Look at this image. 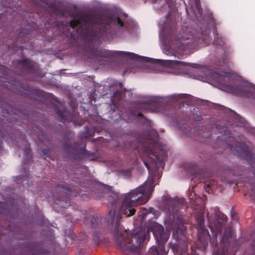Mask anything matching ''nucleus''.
Returning <instances> with one entry per match:
<instances>
[{"label": "nucleus", "mask_w": 255, "mask_h": 255, "mask_svg": "<svg viewBox=\"0 0 255 255\" xmlns=\"http://www.w3.org/2000/svg\"><path fill=\"white\" fill-rule=\"evenodd\" d=\"M103 23L102 18L99 15L80 13L70 21L69 25L72 28L79 26L78 30L84 40L82 53L85 58L96 60L100 57L111 59L115 56H123L145 62H153L154 60L128 52L99 49V41L103 34L99 29Z\"/></svg>", "instance_id": "nucleus-1"}, {"label": "nucleus", "mask_w": 255, "mask_h": 255, "mask_svg": "<svg viewBox=\"0 0 255 255\" xmlns=\"http://www.w3.org/2000/svg\"><path fill=\"white\" fill-rule=\"evenodd\" d=\"M120 214V213L117 216L112 233L116 247L123 254L140 255L142 244L144 241H149V233L152 232L158 245L157 247H152L149 249V255H166L167 254L165 251V244L169 238V235L165 232L162 225L154 222L147 230L140 228L136 231L131 232L127 230H123L120 226V221L122 218Z\"/></svg>", "instance_id": "nucleus-2"}, {"label": "nucleus", "mask_w": 255, "mask_h": 255, "mask_svg": "<svg viewBox=\"0 0 255 255\" xmlns=\"http://www.w3.org/2000/svg\"><path fill=\"white\" fill-rule=\"evenodd\" d=\"M164 210L172 217L171 221L166 220L171 229L174 230L172 236L176 241L173 247L174 255H199L196 250L191 249V254L187 252V240L186 237V229L184 226L182 213L185 211L186 204L184 198L166 199L164 202Z\"/></svg>", "instance_id": "nucleus-3"}, {"label": "nucleus", "mask_w": 255, "mask_h": 255, "mask_svg": "<svg viewBox=\"0 0 255 255\" xmlns=\"http://www.w3.org/2000/svg\"><path fill=\"white\" fill-rule=\"evenodd\" d=\"M154 177L148 178L142 185L124 195L120 214L130 217L135 214L134 207L146 203L149 200L155 185Z\"/></svg>", "instance_id": "nucleus-4"}, {"label": "nucleus", "mask_w": 255, "mask_h": 255, "mask_svg": "<svg viewBox=\"0 0 255 255\" xmlns=\"http://www.w3.org/2000/svg\"><path fill=\"white\" fill-rule=\"evenodd\" d=\"M164 32L167 33L171 39L178 41L183 49L186 50L193 49L198 45L201 41H206L209 38V32L205 31L203 32L196 33V35L189 28H182V33L178 35L175 34V28L173 25L168 27L165 25Z\"/></svg>", "instance_id": "nucleus-5"}, {"label": "nucleus", "mask_w": 255, "mask_h": 255, "mask_svg": "<svg viewBox=\"0 0 255 255\" xmlns=\"http://www.w3.org/2000/svg\"><path fill=\"white\" fill-rule=\"evenodd\" d=\"M143 150L146 156L143 163L149 172L153 166L155 167L158 163L162 164L167 157L166 151L158 142L156 138L152 140L149 139V144L144 145Z\"/></svg>", "instance_id": "nucleus-6"}, {"label": "nucleus", "mask_w": 255, "mask_h": 255, "mask_svg": "<svg viewBox=\"0 0 255 255\" xmlns=\"http://www.w3.org/2000/svg\"><path fill=\"white\" fill-rule=\"evenodd\" d=\"M214 218L209 213H207V220L209 223V227L211 231L215 228L216 230V234H221L223 228L226 224L228 218L227 216L219 211V208L216 207L214 208Z\"/></svg>", "instance_id": "nucleus-7"}, {"label": "nucleus", "mask_w": 255, "mask_h": 255, "mask_svg": "<svg viewBox=\"0 0 255 255\" xmlns=\"http://www.w3.org/2000/svg\"><path fill=\"white\" fill-rule=\"evenodd\" d=\"M230 148L235 152L239 156L243 157L248 160L251 166L254 168V173L255 174V150H251L249 147L241 144H229Z\"/></svg>", "instance_id": "nucleus-8"}, {"label": "nucleus", "mask_w": 255, "mask_h": 255, "mask_svg": "<svg viewBox=\"0 0 255 255\" xmlns=\"http://www.w3.org/2000/svg\"><path fill=\"white\" fill-rule=\"evenodd\" d=\"M56 190L61 191L65 194L64 196L55 197L54 199L55 202L59 201L60 202H62L60 203L61 208H66L70 205L71 201L69 195L76 197L79 193L77 187H74L73 189L72 188L60 184L57 185Z\"/></svg>", "instance_id": "nucleus-9"}, {"label": "nucleus", "mask_w": 255, "mask_h": 255, "mask_svg": "<svg viewBox=\"0 0 255 255\" xmlns=\"http://www.w3.org/2000/svg\"><path fill=\"white\" fill-rule=\"evenodd\" d=\"M17 67V74L25 77L28 74H33L36 73L37 64L28 58H22L21 59L16 61L14 64Z\"/></svg>", "instance_id": "nucleus-10"}, {"label": "nucleus", "mask_w": 255, "mask_h": 255, "mask_svg": "<svg viewBox=\"0 0 255 255\" xmlns=\"http://www.w3.org/2000/svg\"><path fill=\"white\" fill-rule=\"evenodd\" d=\"M64 149L68 157L73 159H79L81 155L85 154L88 156H93L94 155V153L88 151L84 147L79 148L76 143L72 145L65 142Z\"/></svg>", "instance_id": "nucleus-11"}, {"label": "nucleus", "mask_w": 255, "mask_h": 255, "mask_svg": "<svg viewBox=\"0 0 255 255\" xmlns=\"http://www.w3.org/2000/svg\"><path fill=\"white\" fill-rule=\"evenodd\" d=\"M159 104L155 103L154 104H148L145 103H138L136 105V108L139 111L134 110L131 112L130 115L133 116L134 118H139L140 119H145V117L142 114L141 112H158Z\"/></svg>", "instance_id": "nucleus-12"}, {"label": "nucleus", "mask_w": 255, "mask_h": 255, "mask_svg": "<svg viewBox=\"0 0 255 255\" xmlns=\"http://www.w3.org/2000/svg\"><path fill=\"white\" fill-rule=\"evenodd\" d=\"M215 77V81L220 85L229 88V89L233 92H236L238 90L237 87L230 85V74L229 72L219 71L215 72L213 75Z\"/></svg>", "instance_id": "nucleus-13"}, {"label": "nucleus", "mask_w": 255, "mask_h": 255, "mask_svg": "<svg viewBox=\"0 0 255 255\" xmlns=\"http://www.w3.org/2000/svg\"><path fill=\"white\" fill-rule=\"evenodd\" d=\"M12 86V90L17 94L28 98L32 97L34 90L29 86H25L21 83H17L13 84Z\"/></svg>", "instance_id": "nucleus-14"}, {"label": "nucleus", "mask_w": 255, "mask_h": 255, "mask_svg": "<svg viewBox=\"0 0 255 255\" xmlns=\"http://www.w3.org/2000/svg\"><path fill=\"white\" fill-rule=\"evenodd\" d=\"M29 32L27 29L21 28L15 36L12 45L14 47L17 43L25 44L29 40Z\"/></svg>", "instance_id": "nucleus-15"}, {"label": "nucleus", "mask_w": 255, "mask_h": 255, "mask_svg": "<svg viewBox=\"0 0 255 255\" xmlns=\"http://www.w3.org/2000/svg\"><path fill=\"white\" fill-rule=\"evenodd\" d=\"M139 209H140V214L138 215V217L141 222L145 220L149 214H152V218H157L159 216V212L152 207H150L148 209L143 207L139 208Z\"/></svg>", "instance_id": "nucleus-16"}, {"label": "nucleus", "mask_w": 255, "mask_h": 255, "mask_svg": "<svg viewBox=\"0 0 255 255\" xmlns=\"http://www.w3.org/2000/svg\"><path fill=\"white\" fill-rule=\"evenodd\" d=\"M198 239L199 241L202 242L203 240V235H205L207 230L205 229L204 225V218L203 213L200 214L197 218Z\"/></svg>", "instance_id": "nucleus-17"}, {"label": "nucleus", "mask_w": 255, "mask_h": 255, "mask_svg": "<svg viewBox=\"0 0 255 255\" xmlns=\"http://www.w3.org/2000/svg\"><path fill=\"white\" fill-rule=\"evenodd\" d=\"M104 193L110 192V194L108 197V201L113 207H116V204L119 200V195L114 192H112V187L105 185L103 187Z\"/></svg>", "instance_id": "nucleus-18"}, {"label": "nucleus", "mask_w": 255, "mask_h": 255, "mask_svg": "<svg viewBox=\"0 0 255 255\" xmlns=\"http://www.w3.org/2000/svg\"><path fill=\"white\" fill-rule=\"evenodd\" d=\"M31 253L32 255H45L48 251L42 249L39 246L32 244L31 246Z\"/></svg>", "instance_id": "nucleus-19"}, {"label": "nucleus", "mask_w": 255, "mask_h": 255, "mask_svg": "<svg viewBox=\"0 0 255 255\" xmlns=\"http://www.w3.org/2000/svg\"><path fill=\"white\" fill-rule=\"evenodd\" d=\"M115 208V207H113V206H112L111 209L109 211L106 216V220L108 224H113L114 222L116 212Z\"/></svg>", "instance_id": "nucleus-20"}, {"label": "nucleus", "mask_w": 255, "mask_h": 255, "mask_svg": "<svg viewBox=\"0 0 255 255\" xmlns=\"http://www.w3.org/2000/svg\"><path fill=\"white\" fill-rule=\"evenodd\" d=\"M26 143L25 148H24V152L25 158L29 160L31 158V149L30 147V144L27 142V140L25 141Z\"/></svg>", "instance_id": "nucleus-21"}, {"label": "nucleus", "mask_w": 255, "mask_h": 255, "mask_svg": "<svg viewBox=\"0 0 255 255\" xmlns=\"http://www.w3.org/2000/svg\"><path fill=\"white\" fill-rule=\"evenodd\" d=\"M219 184L215 180H211L205 183V186L211 190H215L218 187Z\"/></svg>", "instance_id": "nucleus-22"}, {"label": "nucleus", "mask_w": 255, "mask_h": 255, "mask_svg": "<svg viewBox=\"0 0 255 255\" xmlns=\"http://www.w3.org/2000/svg\"><path fill=\"white\" fill-rule=\"evenodd\" d=\"M55 111L56 114L60 117H61L64 121H66L67 122H69L70 121V120L68 118L66 117V115L67 113L66 112H65L64 111H63L58 108H56L55 109Z\"/></svg>", "instance_id": "nucleus-23"}, {"label": "nucleus", "mask_w": 255, "mask_h": 255, "mask_svg": "<svg viewBox=\"0 0 255 255\" xmlns=\"http://www.w3.org/2000/svg\"><path fill=\"white\" fill-rule=\"evenodd\" d=\"M112 22H116L118 25H119L121 27H123L124 25V22L122 21L121 18L119 17H117L115 20L112 17H110L109 21H108V24H110Z\"/></svg>", "instance_id": "nucleus-24"}, {"label": "nucleus", "mask_w": 255, "mask_h": 255, "mask_svg": "<svg viewBox=\"0 0 255 255\" xmlns=\"http://www.w3.org/2000/svg\"><path fill=\"white\" fill-rule=\"evenodd\" d=\"M93 239L96 245L98 246L99 245L100 239H99V233L97 231H96L93 233Z\"/></svg>", "instance_id": "nucleus-25"}, {"label": "nucleus", "mask_w": 255, "mask_h": 255, "mask_svg": "<svg viewBox=\"0 0 255 255\" xmlns=\"http://www.w3.org/2000/svg\"><path fill=\"white\" fill-rule=\"evenodd\" d=\"M121 92L119 90L116 91L113 95V98L116 100H120L121 98Z\"/></svg>", "instance_id": "nucleus-26"}, {"label": "nucleus", "mask_w": 255, "mask_h": 255, "mask_svg": "<svg viewBox=\"0 0 255 255\" xmlns=\"http://www.w3.org/2000/svg\"><path fill=\"white\" fill-rule=\"evenodd\" d=\"M91 222L93 228H96L95 225H96V226L98 225L99 222V218L93 217L91 220Z\"/></svg>", "instance_id": "nucleus-27"}, {"label": "nucleus", "mask_w": 255, "mask_h": 255, "mask_svg": "<svg viewBox=\"0 0 255 255\" xmlns=\"http://www.w3.org/2000/svg\"><path fill=\"white\" fill-rule=\"evenodd\" d=\"M42 152L43 155L46 156V157L51 158L50 156V154L49 150L48 149L43 148L42 150Z\"/></svg>", "instance_id": "nucleus-28"}, {"label": "nucleus", "mask_w": 255, "mask_h": 255, "mask_svg": "<svg viewBox=\"0 0 255 255\" xmlns=\"http://www.w3.org/2000/svg\"><path fill=\"white\" fill-rule=\"evenodd\" d=\"M122 173L127 176H130L131 174V169H126V170H123L122 171Z\"/></svg>", "instance_id": "nucleus-29"}, {"label": "nucleus", "mask_w": 255, "mask_h": 255, "mask_svg": "<svg viewBox=\"0 0 255 255\" xmlns=\"http://www.w3.org/2000/svg\"><path fill=\"white\" fill-rule=\"evenodd\" d=\"M52 9H53V11L56 12L58 13L59 12V8L58 7L56 6V5H54L53 4H52L51 6H50Z\"/></svg>", "instance_id": "nucleus-30"}, {"label": "nucleus", "mask_w": 255, "mask_h": 255, "mask_svg": "<svg viewBox=\"0 0 255 255\" xmlns=\"http://www.w3.org/2000/svg\"><path fill=\"white\" fill-rule=\"evenodd\" d=\"M227 231H226V233L224 234L223 237V239H227L231 236V233L230 232L229 234H228L227 233Z\"/></svg>", "instance_id": "nucleus-31"}, {"label": "nucleus", "mask_w": 255, "mask_h": 255, "mask_svg": "<svg viewBox=\"0 0 255 255\" xmlns=\"http://www.w3.org/2000/svg\"><path fill=\"white\" fill-rule=\"evenodd\" d=\"M175 63L177 64V65H187V63L185 62H183V61H175Z\"/></svg>", "instance_id": "nucleus-32"}, {"label": "nucleus", "mask_w": 255, "mask_h": 255, "mask_svg": "<svg viewBox=\"0 0 255 255\" xmlns=\"http://www.w3.org/2000/svg\"><path fill=\"white\" fill-rule=\"evenodd\" d=\"M218 39H215L214 41V43L216 44H218L219 43V44L220 45H222V44H223V41L222 40V39H220L221 43H220L219 42H218Z\"/></svg>", "instance_id": "nucleus-33"}, {"label": "nucleus", "mask_w": 255, "mask_h": 255, "mask_svg": "<svg viewBox=\"0 0 255 255\" xmlns=\"http://www.w3.org/2000/svg\"><path fill=\"white\" fill-rule=\"evenodd\" d=\"M0 107H1L3 110L6 111V113L10 114L9 110L8 109H5V107H4L3 104H2V105L0 104Z\"/></svg>", "instance_id": "nucleus-34"}, {"label": "nucleus", "mask_w": 255, "mask_h": 255, "mask_svg": "<svg viewBox=\"0 0 255 255\" xmlns=\"http://www.w3.org/2000/svg\"><path fill=\"white\" fill-rule=\"evenodd\" d=\"M241 121L242 123H241L240 126H244L245 125V120L244 119H241Z\"/></svg>", "instance_id": "nucleus-35"}, {"label": "nucleus", "mask_w": 255, "mask_h": 255, "mask_svg": "<svg viewBox=\"0 0 255 255\" xmlns=\"http://www.w3.org/2000/svg\"><path fill=\"white\" fill-rule=\"evenodd\" d=\"M202 119L201 117H198L197 118V121H200Z\"/></svg>", "instance_id": "nucleus-36"}, {"label": "nucleus", "mask_w": 255, "mask_h": 255, "mask_svg": "<svg viewBox=\"0 0 255 255\" xmlns=\"http://www.w3.org/2000/svg\"><path fill=\"white\" fill-rule=\"evenodd\" d=\"M23 48V46H20V49H22Z\"/></svg>", "instance_id": "nucleus-37"}, {"label": "nucleus", "mask_w": 255, "mask_h": 255, "mask_svg": "<svg viewBox=\"0 0 255 255\" xmlns=\"http://www.w3.org/2000/svg\"><path fill=\"white\" fill-rule=\"evenodd\" d=\"M167 3H168L169 0H165Z\"/></svg>", "instance_id": "nucleus-38"}, {"label": "nucleus", "mask_w": 255, "mask_h": 255, "mask_svg": "<svg viewBox=\"0 0 255 255\" xmlns=\"http://www.w3.org/2000/svg\"><path fill=\"white\" fill-rule=\"evenodd\" d=\"M196 2L197 3L198 1H199V0H196Z\"/></svg>", "instance_id": "nucleus-39"}, {"label": "nucleus", "mask_w": 255, "mask_h": 255, "mask_svg": "<svg viewBox=\"0 0 255 255\" xmlns=\"http://www.w3.org/2000/svg\"><path fill=\"white\" fill-rule=\"evenodd\" d=\"M155 134H156V136H157L158 135V134L157 133H156Z\"/></svg>", "instance_id": "nucleus-40"}, {"label": "nucleus", "mask_w": 255, "mask_h": 255, "mask_svg": "<svg viewBox=\"0 0 255 255\" xmlns=\"http://www.w3.org/2000/svg\"><path fill=\"white\" fill-rule=\"evenodd\" d=\"M62 15H64V13H61Z\"/></svg>", "instance_id": "nucleus-41"}]
</instances>
